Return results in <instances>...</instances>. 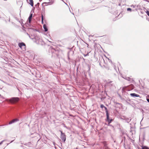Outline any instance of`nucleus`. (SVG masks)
Wrapping results in <instances>:
<instances>
[{
    "mask_svg": "<svg viewBox=\"0 0 149 149\" xmlns=\"http://www.w3.org/2000/svg\"><path fill=\"white\" fill-rule=\"evenodd\" d=\"M6 101L8 103L11 104H17L19 100L18 97H12L10 99H7Z\"/></svg>",
    "mask_w": 149,
    "mask_h": 149,
    "instance_id": "nucleus-1",
    "label": "nucleus"
},
{
    "mask_svg": "<svg viewBox=\"0 0 149 149\" xmlns=\"http://www.w3.org/2000/svg\"><path fill=\"white\" fill-rule=\"evenodd\" d=\"M110 112H106V121L107 122L108 124H109L113 121V119L110 116Z\"/></svg>",
    "mask_w": 149,
    "mask_h": 149,
    "instance_id": "nucleus-2",
    "label": "nucleus"
},
{
    "mask_svg": "<svg viewBox=\"0 0 149 149\" xmlns=\"http://www.w3.org/2000/svg\"><path fill=\"white\" fill-rule=\"evenodd\" d=\"M127 90L130 91L132 90L134 88V86L132 84H130L129 86H127L126 87Z\"/></svg>",
    "mask_w": 149,
    "mask_h": 149,
    "instance_id": "nucleus-3",
    "label": "nucleus"
},
{
    "mask_svg": "<svg viewBox=\"0 0 149 149\" xmlns=\"http://www.w3.org/2000/svg\"><path fill=\"white\" fill-rule=\"evenodd\" d=\"M60 138L64 142H65L66 139V136L65 133L61 134Z\"/></svg>",
    "mask_w": 149,
    "mask_h": 149,
    "instance_id": "nucleus-4",
    "label": "nucleus"
},
{
    "mask_svg": "<svg viewBox=\"0 0 149 149\" xmlns=\"http://www.w3.org/2000/svg\"><path fill=\"white\" fill-rule=\"evenodd\" d=\"M33 17V14L32 13H31L30 14L29 17H28V20L27 22L29 23V24H30L31 22L32 18Z\"/></svg>",
    "mask_w": 149,
    "mask_h": 149,
    "instance_id": "nucleus-5",
    "label": "nucleus"
},
{
    "mask_svg": "<svg viewBox=\"0 0 149 149\" xmlns=\"http://www.w3.org/2000/svg\"><path fill=\"white\" fill-rule=\"evenodd\" d=\"M100 107L102 109L103 111H105V112H108L107 108L103 104L100 105Z\"/></svg>",
    "mask_w": 149,
    "mask_h": 149,
    "instance_id": "nucleus-6",
    "label": "nucleus"
},
{
    "mask_svg": "<svg viewBox=\"0 0 149 149\" xmlns=\"http://www.w3.org/2000/svg\"><path fill=\"white\" fill-rule=\"evenodd\" d=\"M18 46L20 48H22V47H23V46L24 47V48H25L26 47L25 44L23 42H21L20 43H18Z\"/></svg>",
    "mask_w": 149,
    "mask_h": 149,
    "instance_id": "nucleus-7",
    "label": "nucleus"
},
{
    "mask_svg": "<svg viewBox=\"0 0 149 149\" xmlns=\"http://www.w3.org/2000/svg\"><path fill=\"white\" fill-rule=\"evenodd\" d=\"M19 121V119L18 118H16L14 119H13L11 121H10L9 123V124H12L13 123H15L16 122H17V121Z\"/></svg>",
    "mask_w": 149,
    "mask_h": 149,
    "instance_id": "nucleus-8",
    "label": "nucleus"
},
{
    "mask_svg": "<svg viewBox=\"0 0 149 149\" xmlns=\"http://www.w3.org/2000/svg\"><path fill=\"white\" fill-rule=\"evenodd\" d=\"M130 96L132 97H140L139 95L136 94L135 93H131L130 94Z\"/></svg>",
    "mask_w": 149,
    "mask_h": 149,
    "instance_id": "nucleus-9",
    "label": "nucleus"
},
{
    "mask_svg": "<svg viewBox=\"0 0 149 149\" xmlns=\"http://www.w3.org/2000/svg\"><path fill=\"white\" fill-rule=\"evenodd\" d=\"M126 80L130 81V83H133L134 82V80L133 79L131 78L130 77H126Z\"/></svg>",
    "mask_w": 149,
    "mask_h": 149,
    "instance_id": "nucleus-10",
    "label": "nucleus"
},
{
    "mask_svg": "<svg viewBox=\"0 0 149 149\" xmlns=\"http://www.w3.org/2000/svg\"><path fill=\"white\" fill-rule=\"evenodd\" d=\"M55 50L52 47H50L49 49V52H51L52 53H53Z\"/></svg>",
    "mask_w": 149,
    "mask_h": 149,
    "instance_id": "nucleus-11",
    "label": "nucleus"
},
{
    "mask_svg": "<svg viewBox=\"0 0 149 149\" xmlns=\"http://www.w3.org/2000/svg\"><path fill=\"white\" fill-rule=\"evenodd\" d=\"M43 27L44 30V31L45 32H46L48 31V29L47 26L45 25L44 24L43 25Z\"/></svg>",
    "mask_w": 149,
    "mask_h": 149,
    "instance_id": "nucleus-12",
    "label": "nucleus"
},
{
    "mask_svg": "<svg viewBox=\"0 0 149 149\" xmlns=\"http://www.w3.org/2000/svg\"><path fill=\"white\" fill-rule=\"evenodd\" d=\"M30 2L29 3V4L32 6H33V0H29Z\"/></svg>",
    "mask_w": 149,
    "mask_h": 149,
    "instance_id": "nucleus-13",
    "label": "nucleus"
},
{
    "mask_svg": "<svg viewBox=\"0 0 149 149\" xmlns=\"http://www.w3.org/2000/svg\"><path fill=\"white\" fill-rule=\"evenodd\" d=\"M74 54V51L72 50H70L68 52V55H69L71 54L72 55H73Z\"/></svg>",
    "mask_w": 149,
    "mask_h": 149,
    "instance_id": "nucleus-14",
    "label": "nucleus"
},
{
    "mask_svg": "<svg viewBox=\"0 0 149 149\" xmlns=\"http://www.w3.org/2000/svg\"><path fill=\"white\" fill-rule=\"evenodd\" d=\"M68 114H69L70 116V117H68V118H70L74 119V117L75 116V115H72L71 114H70L69 113H68Z\"/></svg>",
    "mask_w": 149,
    "mask_h": 149,
    "instance_id": "nucleus-15",
    "label": "nucleus"
},
{
    "mask_svg": "<svg viewBox=\"0 0 149 149\" xmlns=\"http://www.w3.org/2000/svg\"><path fill=\"white\" fill-rule=\"evenodd\" d=\"M141 147L142 149H149V148L146 146H143Z\"/></svg>",
    "mask_w": 149,
    "mask_h": 149,
    "instance_id": "nucleus-16",
    "label": "nucleus"
},
{
    "mask_svg": "<svg viewBox=\"0 0 149 149\" xmlns=\"http://www.w3.org/2000/svg\"><path fill=\"white\" fill-rule=\"evenodd\" d=\"M125 120L126 122L127 123H129L131 121V119H130V118L127 117L126 118V119H125Z\"/></svg>",
    "mask_w": 149,
    "mask_h": 149,
    "instance_id": "nucleus-17",
    "label": "nucleus"
},
{
    "mask_svg": "<svg viewBox=\"0 0 149 149\" xmlns=\"http://www.w3.org/2000/svg\"><path fill=\"white\" fill-rule=\"evenodd\" d=\"M24 144L25 146H29L31 144V142H28L27 143H25Z\"/></svg>",
    "mask_w": 149,
    "mask_h": 149,
    "instance_id": "nucleus-18",
    "label": "nucleus"
},
{
    "mask_svg": "<svg viewBox=\"0 0 149 149\" xmlns=\"http://www.w3.org/2000/svg\"><path fill=\"white\" fill-rule=\"evenodd\" d=\"M144 113H146V114L148 116V117H149V113L148 112H142L143 115V116H144Z\"/></svg>",
    "mask_w": 149,
    "mask_h": 149,
    "instance_id": "nucleus-19",
    "label": "nucleus"
},
{
    "mask_svg": "<svg viewBox=\"0 0 149 149\" xmlns=\"http://www.w3.org/2000/svg\"><path fill=\"white\" fill-rule=\"evenodd\" d=\"M127 10L128 11L131 12L132 11V9L130 8H128L127 9Z\"/></svg>",
    "mask_w": 149,
    "mask_h": 149,
    "instance_id": "nucleus-20",
    "label": "nucleus"
},
{
    "mask_svg": "<svg viewBox=\"0 0 149 149\" xmlns=\"http://www.w3.org/2000/svg\"><path fill=\"white\" fill-rule=\"evenodd\" d=\"M87 67L88 68V71H89L91 69V65H88Z\"/></svg>",
    "mask_w": 149,
    "mask_h": 149,
    "instance_id": "nucleus-21",
    "label": "nucleus"
},
{
    "mask_svg": "<svg viewBox=\"0 0 149 149\" xmlns=\"http://www.w3.org/2000/svg\"><path fill=\"white\" fill-rule=\"evenodd\" d=\"M113 81H109V82H107L106 83V84L107 85H108L109 84H111L112 82Z\"/></svg>",
    "mask_w": 149,
    "mask_h": 149,
    "instance_id": "nucleus-22",
    "label": "nucleus"
},
{
    "mask_svg": "<svg viewBox=\"0 0 149 149\" xmlns=\"http://www.w3.org/2000/svg\"><path fill=\"white\" fill-rule=\"evenodd\" d=\"M126 118V117L125 116H122L120 117L121 119H125Z\"/></svg>",
    "mask_w": 149,
    "mask_h": 149,
    "instance_id": "nucleus-23",
    "label": "nucleus"
},
{
    "mask_svg": "<svg viewBox=\"0 0 149 149\" xmlns=\"http://www.w3.org/2000/svg\"><path fill=\"white\" fill-rule=\"evenodd\" d=\"M47 5H51L53 3V2H47Z\"/></svg>",
    "mask_w": 149,
    "mask_h": 149,
    "instance_id": "nucleus-24",
    "label": "nucleus"
},
{
    "mask_svg": "<svg viewBox=\"0 0 149 149\" xmlns=\"http://www.w3.org/2000/svg\"><path fill=\"white\" fill-rule=\"evenodd\" d=\"M41 20H44V19L45 18V17H44L43 15L42 14L41 15Z\"/></svg>",
    "mask_w": 149,
    "mask_h": 149,
    "instance_id": "nucleus-25",
    "label": "nucleus"
},
{
    "mask_svg": "<svg viewBox=\"0 0 149 149\" xmlns=\"http://www.w3.org/2000/svg\"><path fill=\"white\" fill-rule=\"evenodd\" d=\"M44 4H45V5H44V6H46L47 5H48L47 4V2H45L43 3L42 4V5H43Z\"/></svg>",
    "mask_w": 149,
    "mask_h": 149,
    "instance_id": "nucleus-26",
    "label": "nucleus"
},
{
    "mask_svg": "<svg viewBox=\"0 0 149 149\" xmlns=\"http://www.w3.org/2000/svg\"><path fill=\"white\" fill-rule=\"evenodd\" d=\"M146 13L147 14V15L149 16V11L147 10L146 12Z\"/></svg>",
    "mask_w": 149,
    "mask_h": 149,
    "instance_id": "nucleus-27",
    "label": "nucleus"
},
{
    "mask_svg": "<svg viewBox=\"0 0 149 149\" xmlns=\"http://www.w3.org/2000/svg\"><path fill=\"white\" fill-rule=\"evenodd\" d=\"M59 131L61 132V134H63L64 133H63V131L62 130H60Z\"/></svg>",
    "mask_w": 149,
    "mask_h": 149,
    "instance_id": "nucleus-28",
    "label": "nucleus"
},
{
    "mask_svg": "<svg viewBox=\"0 0 149 149\" xmlns=\"http://www.w3.org/2000/svg\"><path fill=\"white\" fill-rule=\"evenodd\" d=\"M108 59L109 60V61L110 63H112V62L111 60L109 58H108Z\"/></svg>",
    "mask_w": 149,
    "mask_h": 149,
    "instance_id": "nucleus-29",
    "label": "nucleus"
},
{
    "mask_svg": "<svg viewBox=\"0 0 149 149\" xmlns=\"http://www.w3.org/2000/svg\"><path fill=\"white\" fill-rule=\"evenodd\" d=\"M39 4H40V3H37V4H36V5H35V6H38H38H39Z\"/></svg>",
    "mask_w": 149,
    "mask_h": 149,
    "instance_id": "nucleus-30",
    "label": "nucleus"
},
{
    "mask_svg": "<svg viewBox=\"0 0 149 149\" xmlns=\"http://www.w3.org/2000/svg\"><path fill=\"white\" fill-rule=\"evenodd\" d=\"M146 100L147 102L149 103V97H147Z\"/></svg>",
    "mask_w": 149,
    "mask_h": 149,
    "instance_id": "nucleus-31",
    "label": "nucleus"
},
{
    "mask_svg": "<svg viewBox=\"0 0 149 149\" xmlns=\"http://www.w3.org/2000/svg\"><path fill=\"white\" fill-rule=\"evenodd\" d=\"M4 141V140H3L2 141H1L0 142V145H1L3 143V141Z\"/></svg>",
    "mask_w": 149,
    "mask_h": 149,
    "instance_id": "nucleus-32",
    "label": "nucleus"
},
{
    "mask_svg": "<svg viewBox=\"0 0 149 149\" xmlns=\"http://www.w3.org/2000/svg\"><path fill=\"white\" fill-rule=\"evenodd\" d=\"M33 29L34 31H39L38 30V29Z\"/></svg>",
    "mask_w": 149,
    "mask_h": 149,
    "instance_id": "nucleus-33",
    "label": "nucleus"
},
{
    "mask_svg": "<svg viewBox=\"0 0 149 149\" xmlns=\"http://www.w3.org/2000/svg\"><path fill=\"white\" fill-rule=\"evenodd\" d=\"M14 138L15 139V138ZM15 140V139H14L13 140L11 141L10 143H12V142H13Z\"/></svg>",
    "mask_w": 149,
    "mask_h": 149,
    "instance_id": "nucleus-34",
    "label": "nucleus"
},
{
    "mask_svg": "<svg viewBox=\"0 0 149 149\" xmlns=\"http://www.w3.org/2000/svg\"><path fill=\"white\" fill-rule=\"evenodd\" d=\"M64 127L66 128L67 129V127L64 124Z\"/></svg>",
    "mask_w": 149,
    "mask_h": 149,
    "instance_id": "nucleus-35",
    "label": "nucleus"
},
{
    "mask_svg": "<svg viewBox=\"0 0 149 149\" xmlns=\"http://www.w3.org/2000/svg\"><path fill=\"white\" fill-rule=\"evenodd\" d=\"M6 84L8 85H9L10 86H11V85L10 84H9L8 83H6Z\"/></svg>",
    "mask_w": 149,
    "mask_h": 149,
    "instance_id": "nucleus-36",
    "label": "nucleus"
},
{
    "mask_svg": "<svg viewBox=\"0 0 149 149\" xmlns=\"http://www.w3.org/2000/svg\"><path fill=\"white\" fill-rule=\"evenodd\" d=\"M43 20H41V22H42V24H43V23H44V22H43Z\"/></svg>",
    "mask_w": 149,
    "mask_h": 149,
    "instance_id": "nucleus-37",
    "label": "nucleus"
},
{
    "mask_svg": "<svg viewBox=\"0 0 149 149\" xmlns=\"http://www.w3.org/2000/svg\"><path fill=\"white\" fill-rule=\"evenodd\" d=\"M123 77V78L124 79H125L126 80V77Z\"/></svg>",
    "mask_w": 149,
    "mask_h": 149,
    "instance_id": "nucleus-38",
    "label": "nucleus"
},
{
    "mask_svg": "<svg viewBox=\"0 0 149 149\" xmlns=\"http://www.w3.org/2000/svg\"><path fill=\"white\" fill-rule=\"evenodd\" d=\"M131 7H133V8H134L135 6L133 5H132L131 6Z\"/></svg>",
    "mask_w": 149,
    "mask_h": 149,
    "instance_id": "nucleus-39",
    "label": "nucleus"
},
{
    "mask_svg": "<svg viewBox=\"0 0 149 149\" xmlns=\"http://www.w3.org/2000/svg\"><path fill=\"white\" fill-rule=\"evenodd\" d=\"M91 113V112H86V113L88 115V113H89V114H90Z\"/></svg>",
    "mask_w": 149,
    "mask_h": 149,
    "instance_id": "nucleus-40",
    "label": "nucleus"
},
{
    "mask_svg": "<svg viewBox=\"0 0 149 149\" xmlns=\"http://www.w3.org/2000/svg\"><path fill=\"white\" fill-rule=\"evenodd\" d=\"M106 69H107L108 70H109V67H107Z\"/></svg>",
    "mask_w": 149,
    "mask_h": 149,
    "instance_id": "nucleus-41",
    "label": "nucleus"
},
{
    "mask_svg": "<svg viewBox=\"0 0 149 149\" xmlns=\"http://www.w3.org/2000/svg\"><path fill=\"white\" fill-rule=\"evenodd\" d=\"M109 124H108V125H109V126H112V127H113V126H112L111 125H109Z\"/></svg>",
    "mask_w": 149,
    "mask_h": 149,
    "instance_id": "nucleus-42",
    "label": "nucleus"
},
{
    "mask_svg": "<svg viewBox=\"0 0 149 149\" xmlns=\"http://www.w3.org/2000/svg\"><path fill=\"white\" fill-rule=\"evenodd\" d=\"M109 86H112V84H110V85H109Z\"/></svg>",
    "mask_w": 149,
    "mask_h": 149,
    "instance_id": "nucleus-43",
    "label": "nucleus"
},
{
    "mask_svg": "<svg viewBox=\"0 0 149 149\" xmlns=\"http://www.w3.org/2000/svg\"><path fill=\"white\" fill-rule=\"evenodd\" d=\"M17 89L19 91H20V90H19L18 88L17 87Z\"/></svg>",
    "mask_w": 149,
    "mask_h": 149,
    "instance_id": "nucleus-44",
    "label": "nucleus"
},
{
    "mask_svg": "<svg viewBox=\"0 0 149 149\" xmlns=\"http://www.w3.org/2000/svg\"><path fill=\"white\" fill-rule=\"evenodd\" d=\"M27 34L28 35V36H29V37H30V36H29V34L28 33H27Z\"/></svg>",
    "mask_w": 149,
    "mask_h": 149,
    "instance_id": "nucleus-45",
    "label": "nucleus"
},
{
    "mask_svg": "<svg viewBox=\"0 0 149 149\" xmlns=\"http://www.w3.org/2000/svg\"><path fill=\"white\" fill-rule=\"evenodd\" d=\"M68 55V59H70V58H69V55Z\"/></svg>",
    "mask_w": 149,
    "mask_h": 149,
    "instance_id": "nucleus-46",
    "label": "nucleus"
},
{
    "mask_svg": "<svg viewBox=\"0 0 149 149\" xmlns=\"http://www.w3.org/2000/svg\"><path fill=\"white\" fill-rule=\"evenodd\" d=\"M103 98H104L103 97H102V98H101V100H102V99H103Z\"/></svg>",
    "mask_w": 149,
    "mask_h": 149,
    "instance_id": "nucleus-47",
    "label": "nucleus"
},
{
    "mask_svg": "<svg viewBox=\"0 0 149 149\" xmlns=\"http://www.w3.org/2000/svg\"><path fill=\"white\" fill-rule=\"evenodd\" d=\"M46 113V112H44L45 114H47V113Z\"/></svg>",
    "mask_w": 149,
    "mask_h": 149,
    "instance_id": "nucleus-48",
    "label": "nucleus"
},
{
    "mask_svg": "<svg viewBox=\"0 0 149 149\" xmlns=\"http://www.w3.org/2000/svg\"><path fill=\"white\" fill-rule=\"evenodd\" d=\"M42 0H39L40 1H41Z\"/></svg>",
    "mask_w": 149,
    "mask_h": 149,
    "instance_id": "nucleus-49",
    "label": "nucleus"
},
{
    "mask_svg": "<svg viewBox=\"0 0 149 149\" xmlns=\"http://www.w3.org/2000/svg\"><path fill=\"white\" fill-rule=\"evenodd\" d=\"M9 143H7V145H8Z\"/></svg>",
    "mask_w": 149,
    "mask_h": 149,
    "instance_id": "nucleus-50",
    "label": "nucleus"
},
{
    "mask_svg": "<svg viewBox=\"0 0 149 149\" xmlns=\"http://www.w3.org/2000/svg\"><path fill=\"white\" fill-rule=\"evenodd\" d=\"M77 113H79V114H80V113H79V112H78Z\"/></svg>",
    "mask_w": 149,
    "mask_h": 149,
    "instance_id": "nucleus-51",
    "label": "nucleus"
},
{
    "mask_svg": "<svg viewBox=\"0 0 149 149\" xmlns=\"http://www.w3.org/2000/svg\"><path fill=\"white\" fill-rule=\"evenodd\" d=\"M132 141H134V140H133L132 139Z\"/></svg>",
    "mask_w": 149,
    "mask_h": 149,
    "instance_id": "nucleus-52",
    "label": "nucleus"
},
{
    "mask_svg": "<svg viewBox=\"0 0 149 149\" xmlns=\"http://www.w3.org/2000/svg\"><path fill=\"white\" fill-rule=\"evenodd\" d=\"M132 141H134V140H133L132 139Z\"/></svg>",
    "mask_w": 149,
    "mask_h": 149,
    "instance_id": "nucleus-53",
    "label": "nucleus"
},
{
    "mask_svg": "<svg viewBox=\"0 0 149 149\" xmlns=\"http://www.w3.org/2000/svg\"><path fill=\"white\" fill-rule=\"evenodd\" d=\"M1 95L0 94V96H1Z\"/></svg>",
    "mask_w": 149,
    "mask_h": 149,
    "instance_id": "nucleus-54",
    "label": "nucleus"
},
{
    "mask_svg": "<svg viewBox=\"0 0 149 149\" xmlns=\"http://www.w3.org/2000/svg\"><path fill=\"white\" fill-rule=\"evenodd\" d=\"M72 14H73V15H74V14L73 13H72Z\"/></svg>",
    "mask_w": 149,
    "mask_h": 149,
    "instance_id": "nucleus-55",
    "label": "nucleus"
},
{
    "mask_svg": "<svg viewBox=\"0 0 149 149\" xmlns=\"http://www.w3.org/2000/svg\"><path fill=\"white\" fill-rule=\"evenodd\" d=\"M148 21H149V20H148Z\"/></svg>",
    "mask_w": 149,
    "mask_h": 149,
    "instance_id": "nucleus-56",
    "label": "nucleus"
}]
</instances>
